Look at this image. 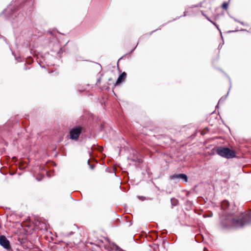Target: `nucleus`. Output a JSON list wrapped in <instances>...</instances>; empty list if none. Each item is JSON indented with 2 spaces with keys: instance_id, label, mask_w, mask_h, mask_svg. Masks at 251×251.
<instances>
[{
  "instance_id": "6e6552de",
  "label": "nucleus",
  "mask_w": 251,
  "mask_h": 251,
  "mask_svg": "<svg viewBox=\"0 0 251 251\" xmlns=\"http://www.w3.org/2000/svg\"><path fill=\"white\" fill-rule=\"evenodd\" d=\"M179 178L182 179L184 182H187L188 177L187 176L183 174H180V177Z\"/></svg>"
},
{
  "instance_id": "7ed1b4c3",
  "label": "nucleus",
  "mask_w": 251,
  "mask_h": 251,
  "mask_svg": "<svg viewBox=\"0 0 251 251\" xmlns=\"http://www.w3.org/2000/svg\"><path fill=\"white\" fill-rule=\"evenodd\" d=\"M0 245L7 251H9L11 249L10 242L4 235L0 236Z\"/></svg>"
},
{
  "instance_id": "f03ea898",
  "label": "nucleus",
  "mask_w": 251,
  "mask_h": 251,
  "mask_svg": "<svg viewBox=\"0 0 251 251\" xmlns=\"http://www.w3.org/2000/svg\"><path fill=\"white\" fill-rule=\"evenodd\" d=\"M250 217V216L249 214H246L242 216L241 219H233V225L236 227H242L244 225L249 223Z\"/></svg>"
},
{
  "instance_id": "20e7f679",
  "label": "nucleus",
  "mask_w": 251,
  "mask_h": 251,
  "mask_svg": "<svg viewBox=\"0 0 251 251\" xmlns=\"http://www.w3.org/2000/svg\"><path fill=\"white\" fill-rule=\"evenodd\" d=\"M81 133V128L76 127L73 128L70 132V138L73 140H76Z\"/></svg>"
},
{
  "instance_id": "9d476101",
  "label": "nucleus",
  "mask_w": 251,
  "mask_h": 251,
  "mask_svg": "<svg viewBox=\"0 0 251 251\" xmlns=\"http://www.w3.org/2000/svg\"><path fill=\"white\" fill-rule=\"evenodd\" d=\"M177 201L175 199H171V202L174 205H176Z\"/></svg>"
},
{
  "instance_id": "ddd939ff",
  "label": "nucleus",
  "mask_w": 251,
  "mask_h": 251,
  "mask_svg": "<svg viewBox=\"0 0 251 251\" xmlns=\"http://www.w3.org/2000/svg\"><path fill=\"white\" fill-rule=\"evenodd\" d=\"M221 101V99L219 100V102H220Z\"/></svg>"
},
{
  "instance_id": "9b49d317",
  "label": "nucleus",
  "mask_w": 251,
  "mask_h": 251,
  "mask_svg": "<svg viewBox=\"0 0 251 251\" xmlns=\"http://www.w3.org/2000/svg\"><path fill=\"white\" fill-rule=\"evenodd\" d=\"M207 20H208V21H209L210 22H211V23H213L214 25H216L215 24V23H213V22H212V21L209 19V18H207Z\"/></svg>"
},
{
  "instance_id": "f257e3e1",
  "label": "nucleus",
  "mask_w": 251,
  "mask_h": 251,
  "mask_svg": "<svg viewBox=\"0 0 251 251\" xmlns=\"http://www.w3.org/2000/svg\"><path fill=\"white\" fill-rule=\"evenodd\" d=\"M216 151L220 156L227 159L233 158L236 156L235 151L227 148L220 147L217 148Z\"/></svg>"
},
{
  "instance_id": "39448f33",
  "label": "nucleus",
  "mask_w": 251,
  "mask_h": 251,
  "mask_svg": "<svg viewBox=\"0 0 251 251\" xmlns=\"http://www.w3.org/2000/svg\"><path fill=\"white\" fill-rule=\"evenodd\" d=\"M126 74L125 72H123L121 75H119L118 77L117 80L115 83V85H118L122 83L126 78Z\"/></svg>"
},
{
  "instance_id": "f8f14e48",
  "label": "nucleus",
  "mask_w": 251,
  "mask_h": 251,
  "mask_svg": "<svg viewBox=\"0 0 251 251\" xmlns=\"http://www.w3.org/2000/svg\"><path fill=\"white\" fill-rule=\"evenodd\" d=\"M142 200H144V199L143 198V197L141 198Z\"/></svg>"
},
{
  "instance_id": "0eeeda50",
  "label": "nucleus",
  "mask_w": 251,
  "mask_h": 251,
  "mask_svg": "<svg viewBox=\"0 0 251 251\" xmlns=\"http://www.w3.org/2000/svg\"><path fill=\"white\" fill-rule=\"evenodd\" d=\"M179 177H180V174H174L170 176V179L172 180L179 178Z\"/></svg>"
},
{
  "instance_id": "423d86ee",
  "label": "nucleus",
  "mask_w": 251,
  "mask_h": 251,
  "mask_svg": "<svg viewBox=\"0 0 251 251\" xmlns=\"http://www.w3.org/2000/svg\"><path fill=\"white\" fill-rule=\"evenodd\" d=\"M229 204V203L228 201H224L222 202V204H221L222 208L223 209H226L228 207Z\"/></svg>"
},
{
  "instance_id": "1a4fd4ad",
  "label": "nucleus",
  "mask_w": 251,
  "mask_h": 251,
  "mask_svg": "<svg viewBox=\"0 0 251 251\" xmlns=\"http://www.w3.org/2000/svg\"><path fill=\"white\" fill-rule=\"evenodd\" d=\"M228 3L227 2H224V3H223V4L222 5V7L224 9H227V7H228Z\"/></svg>"
}]
</instances>
